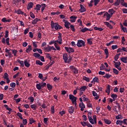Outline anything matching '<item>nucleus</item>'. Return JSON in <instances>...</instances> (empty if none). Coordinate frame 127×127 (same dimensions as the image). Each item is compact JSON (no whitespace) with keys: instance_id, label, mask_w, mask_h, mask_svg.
I'll return each mask as SVG.
<instances>
[{"instance_id":"e433bc0d","label":"nucleus","mask_w":127,"mask_h":127,"mask_svg":"<svg viewBox=\"0 0 127 127\" xmlns=\"http://www.w3.org/2000/svg\"><path fill=\"white\" fill-rule=\"evenodd\" d=\"M33 56L34 57H35V58H39V57H40V54L37 53H35L33 54Z\"/></svg>"},{"instance_id":"ea45409f","label":"nucleus","mask_w":127,"mask_h":127,"mask_svg":"<svg viewBox=\"0 0 127 127\" xmlns=\"http://www.w3.org/2000/svg\"><path fill=\"white\" fill-rule=\"evenodd\" d=\"M121 64H122L120 62H117L116 64H114L115 68H118L119 66H121Z\"/></svg>"},{"instance_id":"0e129e2a","label":"nucleus","mask_w":127,"mask_h":127,"mask_svg":"<svg viewBox=\"0 0 127 127\" xmlns=\"http://www.w3.org/2000/svg\"><path fill=\"white\" fill-rule=\"evenodd\" d=\"M99 1L100 0H94V5L96 6L98 4V3H99Z\"/></svg>"},{"instance_id":"c756f323","label":"nucleus","mask_w":127,"mask_h":127,"mask_svg":"<svg viewBox=\"0 0 127 127\" xmlns=\"http://www.w3.org/2000/svg\"><path fill=\"white\" fill-rule=\"evenodd\" d=\"M123 121L117 120L116 121V125H120V126H123Z\"/></svg>"},{"instance_id":"dca6fc26","label":"nucleus","mask_w":127,"mask_h":127,"mask_svg":"<svg viewBox=\"0 0 127 127\" xmlns=\"http://www.w3.org/2000/svg\"><path fill=\"white\" fill-rule=\"evenodd\" d=\"M106 93H107L108 95H110V93H111V85H108L106 90Z\"/></svg>"},{"instance_id":"ddd939ff","label":"nucleus","mask_w":127,"mask_h":127,"mask_svg":"<svg viewBox=\"0 0 127 127\" xmlns=\"http://www.w3.org/2000/svg\"><path fill=\"white\" fill-rule=\"evenodd\" d=\"M33 7V3L32 2H30L28 4V5L27 6V9L28 10H29V9H31V8H32Z\"/></svg>"},{"instance_id":"c9c22d12","label":"nucleus","mask_w":127,"mask_h":127,"mask_svg":"<svg viewBox=\"0 0 127 127\" xmlns=\"http://www.w3.org/2000/svg\"><path fill=\"white\" fill-rule=\"evenodd\" d=\"M89 122H80V124L81 125V126H82L83 127H86V126H87Z\"/></svg>"},{"instance_id":"aec40b11","label":"nucleus","mask_w":127,"mask_h":127,"mask_svg":"<svg viewBox=\"0 0 127 127\" xmlns=\"http://www.w3.org/2000/svg\"><path fill=\"white\" fill-rule=\"evenodd\" d=\"M120 4L121 0H117L116 1L113 3V5H115V6H119Z\"/></svg>"},{"instance_id":"de8ad7c7","label":"nucleus","mask_w":127,"mask_h":127,"mask_svg":"<svg viewBox=\"0 0 127 127\" xmlns=\"http://www.w3.org/2000/svg\"><path fill=\"white\" fill-rule=\"evenodd\" d=\"M36 9H37V10H40V8H41V5L38 4L36 5Z\"/></svg>"},{"instance_id":"b1692460","label":"nucleus","mask_w":127,"mask_h":127,"mask_svg":"<svg viewBox=\"0 0 127 127\" xmlns=\"http://www.w3.org/2000/svg\"><path fill=\"white\" fill-rule=\"evenodd\" d=\"M108 12L113 16V14L116 12V11L113 8H111L108 10Z\"/></svg>"},{"instance_id":"e2e57ef3","label":"nucleus","mask_w":127,"mask_h":127,"mask_svg":"<svg viewBox=\"0 0 127 127\" xmlns=\"http://www.w3.org/2000/svg\"><path fill=\"white\" fill-rule=\"evenodd\" d=\"M4 79H8V74L7 73H4Z\"/></svg>"},{"instance_id":"9b49d317","label":"nucleus","mask_w":127,"mask_h":127,"mask_svg":"<svg viewBox=\"0 0 127 127\" xmlns=\"http://www.w3.org/2000/svg\"><path fill=\"white\" fill-rule=\"evenodd\" d=\"M69 25H71V23L69 22V21H66L64 22V26L67 29L70 28V26H69Z\"/></svg>"},{"instance_id":"412c9836","label":"nucleus","mask_w":127,"mask_h":127,"mask_svg":"<svg viewBox=\"0 0 127 127\" xmlns=\"http://www.w3.org/2000/svg\"><path fill=\"white\" fill-rule=\"evenodd\" d=\"M93 40H94V38H89L87 39V43L89 45H92L93 44Z\"/></svg>"},{"instance_id":"69168bd1","label":"nucleus","mask_w":127,"mask_h":127,"mask_svg":"<svg viewBox=\"0 0 127 127\" xmlns=\"http://www.w3.org/2000/svg\"><path fill=\"white\" fill-rule=\"evenodd\" d=\"M44 87H46V83L43 82L42 84H41V88H44Z\"/></svg>"},{"instance_id":"20e7f679","label":"nucleus","mask_w":127,"mask_h":127,"mask_svg":"<svg viewBox=\"0 0 127 127\" xmlns=\"http://www.w3.org/2000/svg\"><path fill=\"white\" fill-rule=\"evenodd\" d=\"M15 13H17V14H22L23 15H25V16H26V13H24V12L21 11V10L20 9H19L18 10H15Z\"/></svg>"},{"instance_id":"774afa93","label":"nucleus","mask_w":127,"mask_h":127,"mask_svg":"<svg viewBox=\"0 0 127 127\" xmlns=\"http://www.w3.org/2000/svg\"><path fill=\"white\" fill-rule=\"evenodd\" d=\"M122 11H123L124 13H127V9L126 8H123Z\"/></svg>"},{"instance_id":"c03bdc74","label":"nucleus","mask_w":127,"mask_h":127,"mask_svg":"<svg viewBox=\"0 0 127 127\" xmlns=\"http://www.w3.org/2000/svg\"><path fill=\"white\" fill-rule=\"evenodd\" d=\"M55 47H56V49L58 50H61V49H60V46H59V45H58V44H57V43H55Z\"/></svg>"},{"instance_id":"6e6d98bb","label":"nucleus","mask_w":127,"mask_h":127,"mask_svg":"<svg viewBox=\"0 0 127 127\" xmlns=\"http://www.w3.org/2000/svg\"><path fill=\"white\" fill-rule=\"evenodd\" d=\"M30 16L33 19L35 18V15H34L32 12H30Z\"/></svg>"},{"instance_id":"2eb2a0df","label":"nucleus","mask_w":127,"mask_h":127,"mask_svg":"<svg viewBox=\"0 0 127 127\" xmlns=\"http://www.w3.org/2000/svg\"><path fill=\"white\" fill-rule=\"evenodd\" d=\"M31 50H32V47L31 45H28L26 50V52L27 53H29L30 52H31Z\"/></svg>"},{"instance_id":"f704fd0d","label":"nucleus","mask_w":127,"mask_h":127,"mask_svg":"<svg viewBox=\"0 0 127 127\" xmlns=\"http://www.w3.org/2000/svg\"><path fill=\"white\" fill-rule=\"evenodd\" d=\"M121 60L122 62H123V63H127V58H126V57H122L121 58Z\"/></svg>"},{"instance_id":"680f3d73","label":"nucleus","mask_w":127,"mask_h":127,"mask_svg":"<svg viewBox=\"0 0 127 127\" xmlns=\"http://www.w3.org/2000/svg\"><path fill=\"white\" fill-rule=\"evenodd\" d=\"M40 58H39L40 60L42 61V62H45V60L44 59V57L43 56H40Z\"/></svg>"},{"instance_id":"393cba45","label":"nucleus","mask_w":127,"mask_h":127,"mask_svg":"<svg viewBox=\"0 0 127 127\" xmlns=\"http://www.w3.org/2000/svg\"><path fill=\"white\" fill-rule=\"evenodd\" d=\"M111 97L113 98V101H116L117 98H118V95L113 93L111 95Z\"/></svg>"},{"instance_id":"2f4dec72","label":"nucleus","mask_w":127,"mask_h":127,"mask_svg":"<svg viewBox=\"0 0 127 127\" xmlns=\"http://www.w3.org/2000/svg\"><path fill=\"white\" fill-rule=\"evenodd\" d=\"M11 51L12 52V54H13L14 56H16V54L17 53V50H11L10 49Z\"/></svg>"},{"instance_id":"37998d69","label":"nucleus","mask_w":127,"mask_h":127,"mask_svg":"<svg viewBox=\"0 0 127 127\" xmlns=\"http://www.w3.org/2000/svg\"><path fill=\"white\" fill-rule=\"evenodd\" d=\"M31 108L34 111H35L36 110V108H37V106L34 104H32L31 105Z\"/></svg>"},{"instance_id":"423d86ee","label":"nucleus","mask_w":127,"mask_h":127,"mask_svg":"<svg viewBox=\"0 0 127 127\" xmlns=\"http://www.w3.org/2000/svg\"><path fill=\"white\" fill-rule=\"evenodd\" d=\"M69 68L71 70V71H72L74 73V74H78V71L77 68L75 67L74 66H70Z\"/></svg>"},{"instance_id":"f3484780","label":"nucleus","mask_w":127,"mask_h":127,"mask_svg":"<svg viewBox=\"0 0 127 127\" xmlns=\"http://www.w3.org/2000/svg\"><path fill=\"white\" fill-rule=\"evenodd\" d=\"M44 51H45V52H50V51H51L50 46L48 45V47H45L44 48Z\"/></svg>"},{"instance_id":"7ed1b4c3","label":"nucleus","mask_w":127,"mask_h":127,"mask_svg":"<svg viewBox=\"0 0 127 127\" xmlns=\"http://www.w3.org/2000/svg\"><path fill=\"white\" fill-rule=\"evenodd\" d=\"M69 99L71 100L72 104L77 103V97L74 96V95L70 94L69 95Z\"/></svg>"},{"instance_id":"f03ea898","label":"nucleus","mask_w":127,"mask_h":127,"mask_svg":"<svg viewBox=\"0 0 127 127\" xmlns=\"http://www.w3.org/2000/svg\"><path fill=\"white\" fill-rule=\"evenodd\" d=\"M77 47H85L86 45L85 44V41L82 40H78L76 44Z\"/></svg>"},{"instance_id":"bb28decb","label":"nucleus","mask_w":127,"mask_h":127,"mask_svg":"<svg viewBox=\"0 0 127 127\" xmlns=\"http://www.w3.org/2000/svg\"><path fill=\"white\" fill-rule=\"evenodd\" d=\"M93 29H94V30H98V31H103V30H104V29L98 27L97 26L94 27Z\"/></svg>"},{"instance_id":"864d4df0","label":"nucleus","mask_w":127,"mask_h":127,"mask_svg":"<svg viewBox=\"0 0 127 127\" xmlns=\"http://www.w3.org/2000/svg\"><path fill=\"white\" fill-rule=\"evenodd\" d=\"M113 72L114 74H116V75H118V74H119V70L116 68H113Z\"/></svg>"},{"instance_id":"0eeeda50","label":"nucleus","mask_w":127,"mask_h":127,"mask_svg":"<svg viewBox=\"0 0 127 127\" xmlns=\"http://www.w3.org/2000/svg\"><path fill=\"white\" fill-rule=\"evenodd\" d=\"M103 16L104 17H105V16H107L106 21H108L110 20V19H111V17H112V16L111 14H109L108 12H106L105 13H104Z\"/></svg>"},{"instance_id":"7c9ffc66","label":"nucleus","mask_w":127,"mask_h":127,"mask_svg":"<svg viewBox=\"0 0 127 127\" xmlns=\"http://www.w3.org/2000/svg\"><path fill=\"white\" fill-rule=\"evenodd\" d=\"M36 64H37V65H40V66H42L43 65V63L39 60H37L36 61Z\"/></svg>"},{"instance_id":"4468645a","label":"nucleus","mask_w":127,"mask_h":127,"mask_svg":"<svg viewBox=\"0 0 127 127\" xmlns=\"http://www.w3.org/2000/svg\"><path fill=\"white\" fill-rule=\"evenodd\" d=\"M80 8L79 9V11H80V12H85V11H86V8H85V7H84L82 4H80Z\"/></svg>"},{"instance_id":"1a4fd4ad","label":"nucleus","mask_w":127,"mask_h":127,"mask_svg":"<svg viewBox=\"0 0 127 127\" xmlns=\"http://www.w3.org/2000/svg\"><path fill=\"white\" fill-rule=\"evenodd\" d=\"M75 110V108L73 106H70L68 107V112L69 114H73L74 113V111Z\"/></svg>"},{"instance_id":"5701e85b","label":"nucleus","mask_w":127,"mask_h":127,"mask_svg":"<svg viewBox=\"0 0 127 127\" xmlns=\"http://www.w3.org/2000/svg\"><path fill=\"white\" fill-rule=\"evenodd\" d=\"M38 21H40V19H39L37 18H36L32 22V24H36V23H37V22H38Z\"/></svg>"},{"instance_id":"9d476101","label":"nucleus","mask_w":127,"mask_h":127,"mask_svg":"<svg viewBox=\"0 0 127 127\" xmlns=\"http://www.w3.org/2000/svg\"><path fill=\"white\" fill-rule=\"evenodd\" d=\"M58 40V43L61 44L62 43V34L61 33H59Z\"/></svg>"},{"instance_id":"a19ab883","label":"nucleus","mask_w":127,"mask_h":127,"mask_svg":"<svg viewBox=\"0 0 127 127\" xmlns=\"http://www.w3.org/2000/svg\"><path fill=\"white\" fill-rule=\"evenodd\" d=\"M28 100H30L31 103H33L34 102V97L30 96L28 97Z\"/></svg>"},{"instance_id":"a18cd8bd","label":"nucleus","mask_w":127,"mask_h":127,"mask_svg":"<svg viewBox=\"0 0 127 127\" xmlns=\"http://www.w3.org/2000/svg\"><path fill=\"white\" fill-rule=\"evenodd\" d=\"M17 116H18V117H19V118L21 119V120H23V118H22V115L21 114V113L18 112L17 113Z\"/></svg>"},{"instance_id":"58836bf2","label":"nucleus","mask_w":127,"mask_h":127,"mask_svg":"<svg viewBox=\"0 0 127 127\" xmlns=\"http://www.w3.org/2000/svg\"><path fill=\"white\" fill-rule=\"evenodd\" d=\"M49 120V118H44V123L45 124V125H48Z\"/></svg>"},{"instance_id":"09e8293b","label":"nucleus","mask_w":127,"mask_h":127,"mask_svg":"<svg viewBox=\"0 0 127 127\" xmlns=\"http://www.w3.org/2000/svg\"><path fill=\"white\" fill-rule=\"evenodd\" d=\"M29 121H30V123H29L30 125H32V124H33V123H35V121H34L33 118H30Z\"/></svg>"},{"instance_id":"5fc2aeb1","label":"nucleus","mask_w":127,"mask_h":127,"mask_svg":"<svg viewBox=\"0 0 127 127\" xmlns=\"http://www.w3.org/2000/svg\"><path fill=\"white\" fill-rule=\"evenodd\" d=\"M36 88L38 90H41V85L40 84H36Z\"/></svg>"},{"instance_id":"4d7b16f0","label":"nucleus","mask_w":127,"mask_h":127,"mask_svg":"<svg viewBox=\"0 0 127 127\" xmlns=\"http://www.w3.org/2000/svg\"><path fill=\"white\" fill-rule=\"evenodd\" d=\"M51 112L52 114H54V113H55V109L54 108V106H52Z\"/></svg>"},{"instance_id":"6ab92c4d","label":"nucleus","mask_w":127,"mask_h":127,"mask_svg":"<svg viewBox=\"0 0 127 127\" xmlns=\"http://www.w3.org/2000/svg\"><path fill=\"white\" fill-rule=\"evenodd\" d=\"M70 18L71 19V22H75L76 21V19H77V17L75 16H71L70 17Z\"/></svg>"},{"instance_id":"4c0bfd02","label":"nucleus","mask_w":127,"mask_h":127,"mask_svg":"<svg viewBox=\"0 0 127 127\" xmlns=\"http://www.w3.org/2000/svg\"><path fill=\"white\" fill-rule=\"evenodd\" d=\"M104 122L107 125H111L112 122L108 119H104Z\"/></svg>"},{"instance_id":"338daca9","label":"nucleus","mask_w":127,"mask_h":127,"mask_svg":"<svg viewBox=\"0 0 127 127\" xmlns=\"http://www.w3.org/2000/svg\"><path fill=\"white\" fill-rule=\"evenodd\" d=\"M23 125L25 126L27 124V119H23Z\"/></svg>"},{"instance_id":"052dcab7","label":"nucleus","mask_w":127,"mask_h":127,"mask_svg":"<svg viewBox=\"0 0 127 127\" xmlns=\"http://www.w3.org/2000/svg\"><path fill=\"white\" fill-rule=\"evenodd\" d=\"M121 28L124 32H127V28L124 27V26L122 24H121Z\"/></svg>"},{"instance_id":"c85d7f7f","label":"nucleus","mask_w":127,"mask_h":127,"mask_svg":"<svg viewBox=\"0 0 127 127\" xmlns=\"http://www.w3.org/2000/svg\"><path fill=\"white\" fill-rule=\"evenodd\" d=\"M18 62L19 63V64H20L21 67H24V63L23 62V61L18 60Z\"/></svg>"},{"instance_id":"cd10ccee","label":"nucleus","mask_w":127,"mask_h":127,"mask_svg":"<svg viewBox=\"0 0 127 127\" xmlns=\"http://www.w3.org/2000/svg\"><path fill=\"white\" fill-rule=\"evenodd\" d=\"M47 88L49 90V91H51V89H53V86H52V85H51V84H49V83H48L47 84Z\"/></svg>"},{"instance_id":"6e6552de","label":"nucleus","mask_w":127,"mask_h":127,"mask_svg":"<svg viewBox=\"0 0 127 127\" xmlns=\"http://www.w3.org/2000/svg\"><path fill=\"white\" fill-rule=\"evenodd\" d=\"M79 108H80V110L81 111V112H83V111H84V109L86 108V106L85 105V104H84V103L83 102H80L79 103Z\"/></svg>"},{"instance_id":"49530a36","label":"nucleus","mask_w":127,"mask_h":127,"mask_svg":"<svg viewBox=\"0 0 127 127\" xmlns=\"http://www.w3.org/2000/svg\"><path fill=\"white\" fill-rule=\"evenodd\" d=\"M83 79L84 80V81H86V82H90V78L89 77L83 76Z\"/></svg>"},{"instance_id":"a211bd4d","label":"nucleus","mask_w":127,"mask_h":127,"mask_svg":"<svg viewBox=\"0 0 127 127\" xmlns=\"http://www.w3.org/2000/svg\"><path fill=\"white\" fill-rule=\"evenodd\" d=\"M104 24L107 25V27H109L110 28V29H113V26H112V25H111L109 22H104Z\"/></svg>"},{"instance_id":"72a5a7b5","label":"nucleus","mask_w":127,"mask_h":127,"mask_svg":"<svg viewBox=\"0 0 127 127\" xmlns=\"http://www.w3.org/2000/svg\"><path fill=\"white\" fill-rule=\"evenodd\" d=\"M89 30V28L85 27L84 28H83L80 30L81 32H82L83 33L86 32V31H88Z\"/></svg>"},{"instance_id":"79ce46f5","label":"nucleus","mask_w":127,"mask_h":127,"mask_svg":"<svg viewBox=\"0 0 127 127\" xmlns=\"http://www.w3.org/2000/svg\"><path fill=\"white\" fill-rule=\"evenodd\" d=\"M122 119H123V116L121 115H118L116 116V120H122Z\"/></svg>"},{"instance_id":"4be33fe9","label":"nucleus","mask_w":127,"mask_h":127,"mask_svg":"<svg viewBox=\"0 0 127 127\" xmlns=\"http://www.w3.org/2000/svg\"><path fill=\"white\" fill-rule=\"evenodd\" d=\"M41 12H43V11H44V10L45 9V7H46V4H45V3L41 4Z\"/></svg>"},{"instance_id":"473e14b6","label":"nucleus","mask_w":127,"mask_h":127,"mask_svg":"<svg viewBox=\"0 0 127 127\" xmlns=\"http://www.w3.org/2000/svg\"><path fill=\"white\" fill-rule=\"evenodd\" d=\"M24 64L26 67H30V64L27 62V61H25Z\"/></svg>"},{"instance_id":"f257e3e1","label":"nucleus","mask_w":127,"mask_h":127,"mask_svg":"<svg viewBox=\"0 0 127 127\" xmlns=\"http://www.w3.org/2000/svg\"><path fill=\"white\" fill-rule=\"evenodd\" d=\"M51 25L52 28H53V29L55 28V29H56V30H58V29H62V28H63L58 23H54L53 21H52L51 22Z\"/></svg>"},{"instance_id":"603ef678","label":"nucleus","mask_w":127,"mask_h":127,"mask_svg":"<svg viewBox=\"0 0 127 127\" xmlns=\"http://www.w3.org/2000/svg\"><path fill=\"white\" fill-rule=\"evenodd\" d=\"M28 32H29V29L26 28L24 30V34H25V35H26V34H27Z\"/></svg>"},{"instance_id":"bf43d9fd","label":"nucleus","mask_w":127,"mask_h":127,"mask_svg":"<svg viewBox=\"0 0 127 127\" xmlns=\"http://www.w3.org/2000/svg\"><path fill=\"white\" fill-rule=\"evenodd\" d=\"M93 80H94V81L96 83H99V78L98 77H94Z\"/></svg>"},{"instance_id":"3c124183","label":"nucleus","mask_w":127,"mask_h":127,"mask_svg":"<svg viewBox=\"0 0 127 127\" xmlns=\"http://www.w3.org/2000/svg\"><path fill=\"white\" fill-rule=\"evenodd\" d=\"M118 45H114L112 46V49L113 50H115V49H118Z\"/></svg>"},{"instance_id":"39448f33","label":"nucleus","mask_w":127,"mask_h":127,"mask_svg":"<svg viewBox=\"0 0 127 127\" xmlns=\"http://www.w3.org/2000/svg\"><path fill=\"white\" fill-rule=\"evenodd\" d=\"M65 50H66V52H68V53H73L75 51L74 50V49H73L72 48H68L67 47H65L64 48Z\"/></svg>"},{"instance_id":"a878e982","label":"nucleus","mask_w":127,"mask_h":127,"mask_svg":"<svg viewBox=\"0 0 127 127\" xmlns=\"http://www.w3.org/2000/svg\"><path fill=\"white\" fill-rule=\"evenodd\" d=\"M87 90V87L86 86H83L79 88L80 91L85 92Z\"/></svg>"},{"instance_id":"8fccbe9b","label":"nucleus","mask_w":127,"mask_h":127,"mask_svg":"<svg viewBox=\"0 0 127 127\" xmlns=\"http://www.w3.org/2000/svg\"><path fill=\"white\" fill-rule=\"evenodd\" d=\"M70 28L71 29L72 31L73 32H75L76 30L75 29V26L73 25H71L70 24Z\"/></svg>"},{"instance_id":"f8f14e48","label":"nucleus","mask_w":127,"mask_h":127,"mask_svg":"<svg viewBox=\"0 0 127 127\" xmlns=\"http://www.w3.org/2000/svg\"><path fill=\"white\" fill-rule=\"evenodd\" d=\"M63 59L65 63H67L68 60V55L67 54H63Z\"/></svg>"},{"instance_id":"13d9d810","label":"nucleus","mask_w":127,"mask_h":127,"mask_svg":"<svg viewBox=\"0 0 127 127\" xmlns=\"http://www.w3.org/2000/svg\"><path fill=\"white\" fill-rule=\"evenodd\" d=\"M10 87H11V88H14V87H15V86H16L15 83H14V82H11V83L10 84Z\"/></svg>"}]
</instances>
